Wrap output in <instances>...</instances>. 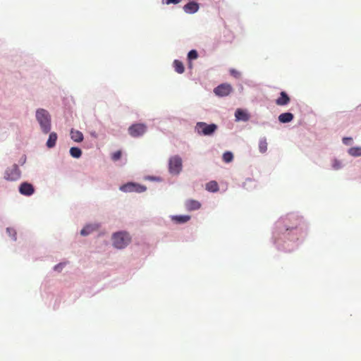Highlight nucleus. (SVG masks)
<instances>
[{
	"label": "nucleus",
	"mask_w": 361,
	"mask_h": 361,
	"mask_svg": "<svg viewBox=\"0 0 361 361\" xmlns=\"http://www.w3.org/2000/svg\"><path fill=\"white\" fill-rule=\"evenodd\" d=\"M233 159V155L231 152H226L223 154V160L226 163L231 162Z\"/></svg>",
	"instance_id": "obj_24"
},
{
	"label": "nucleus",
	"mask_w": 361,
	"mask_h": 361,
	"mask_svg": "<svg viewBox=\"0 0 361 361\" xmlns=\"http://www.w3.org/2000/svg\"><path fill=\"white\" fill-rule=\"evenodd\" d=\"M290 101V97L285 92L280 93V97L276 100V104L279 106H285L288 104Z\"/></svg>",
	"instance_id": "obj_13"
},
{
	"label": "nucleus",
	"mask_w": 361,
	"mask_h": 361,
	"mask_svg": "<svg viewBox=\"0 0 361 361\" xmlns=\"http://www.w3.org/2000/svg\"><path fill=\"white\" fill-rule=\"evenodd\" d=\"M147 131V126L143 123H135L128 128V133L133 137L143 135Z\"/></svg>",
	"instance_id": "obj_5"
},
{
	"label": "nucleus",
	"mask_w": 361,
	"mask_h": 361,
	"mask_svg": "<svg viewBox=\"0 0 361 361\" xmlns=\"http://www.w3.org/2000/svg\"><path fill=\"white\" fill-rule=\"evenodd\" d=\"M121 190L126 192H142L146 190V187L142 185L128 183L125 184L120 188Z\"/></svg>",
	"instance_id": "obj_7"
},
{
	"label": "nucleus",
	"mask_w": 361,
	"mask_h": 361,
	"mask_svg": "<svg viewBox=\"0 0 361 361\" xmlns=\"http://www.w3.org/2000/svg\"><path fill=\"white\" fill-rule=\"evenodd\" d=\"M198 57V54L196 50H191L188 54V58L189 60L196 59Z\"/></svg>",
	"instance_id": "obj_26"
},
{
	"label": "nucleus",
	"mask_w": 361,
	"mask_h": 361,
	"mask_svg": "<svg viewBox=\"0 0 361 361\" xmlns=\"http://www.w3.org/2000/svg\"><path fill=\"white\" fill-rule=\"evenodd\" d=\"M58 136L57 134L54 132H52L49 134V139L47 142V147L48 148H53L56 145V142L57 140Z\"/></svg>",
	"instance_id": "obj_16"
},
{
	"label": "nucleus",
	"mask_w": 361,
	"mask_h": 361,
	"mask_svg": "<svg viewBox=\"0 0 361 361\" xmlns=\"http://www.w3.org/2000/svg\"><path fill=\"white\" fill-rule=\"evenodd\" d=\"M185 206L188 211H194L199 209L201 207V204L197 200L190 199L185 201Z\"/></svg>",
	"instance_id": "obj_10"
},
{
	"label": "nucleus",
	"mask_w": 361,
	"mask_h": 361,
	"mask_svg": "<svg viewBox=\"0 0 361 361\" xmlns=\"http://www.w3.org/2000/svg\"><path fill=\"white\" fill-rule=\"evenodd\" d=\"M332 167L334 170H338L342 167V163L338 159H334L332 161Z\"/></svg>",
	"instance_id": "obj_25"
},
{
	"label": "nucleus",
	"mask_w": 361,
	"mask_h": 361,
	"mask_svg": "<svg viewBox=\"0 0 361 361\" xmlns=\"http://www.w3.org/2000/svg\"><path fill=\"white\" fill-rule=\"evenodd\" d=\"M294 116L293 114L289 112L287 113H283L279 115V121L281 123H288L290 122L293 119Z\"/></svg>",
	"instance_id": "obj_17"
},
{
	"label": "nucleus",
	"mask_w": 361,
	"mask_h": 361,
	"mask_svg": "<svg viewBox=\"0 0 361 361\" xmlns=\"http://www.w3.org/2000/svg\"><path fill=\"white\" fill-rule=\"evenodd\" d=\"M113 245L118 249H123L130 242V237L126 232H118L113 235Z\"/></svg>",
	"instance_id": "obj_2"
},
{
	"label": "nucleus",
	"mask_w": 361,
	"mask_h": 361,
	"mask_svg": "<svg viewBox=\"0 0 361 361\" xmlns=\"http://www.w3.org/2000/svg\"><path fill=\"white\" fill-rule=\"evenodd\" d=\"M351 141H352V138L351 137H343V144H345L346 145H350Z\"/></svg>",
	"instance_id": "obj_30"
},
{
	"label": "nucleus",
	"mask_w": 361,
	"mask_h": 361,
	"mask_svg": "<svg viewBox=\"0 0 361 361\" xmlns=\"http://www.w3.org/2000/svg\"><path fill=\"white\" fill-rule=\"evenodd\" d=\"M70 135L71 138L76 142H81L84 139L83 134L78 130L71 129Z\"/></svg>",
	"instance_id": "obj_14"
},
{
	"label": "nucleus",
	"mask_w": 361,
	"mask_h": 361,
	"mask_svg": "<svg viewBox=\"0 0 361 361\" xmlns=\"http://www.w3.org/2000/svg\"><path fill=\"white\" fill-rule=\"evenodd\" d=\"M169 169L171 173L178 174L182 170V159L179 156H173L169 159Z\"/></svg>",
	"instance_id": "obj_4"
},
{
	"label": "nucleus",
	"mask_w": 361,
	"mask_h": 361,
	"mask_svg": "<svg viewBox=\"0 0 361 361\" xmlns=\"http://www.w3.org/2000/svg\"><path fill=\"white\" fill-rule=\"evenodd\" d=\"M173 67L175 68V71L178 73H183L185 71V68H184V66H183V63L179 61V60H175L173 61Z\"/></svg>",
	"instance_id": "obj_19"
},
{
	"label": "nucleus",
	"mask_w": 361,
	"mask_h": 361,
	"mask_svg": "<svg viewBox=\"0 0 361 361\" xmlns=\"http://www.w3.org/2000/svg\"><path fill=\"white\" fill-rule=\"evenodd\" d=\"M99 228L98 224H88L85 226L80 231L82 235H87Z\"/></svg>",
	"instance_id": "obj_15"
},
{
	"label": "nucleus",
	"mask_w": 361,
	"mask_h": 361,
	"mask_svg": "<svg viewBox=\"0 0 361 361\" xmlns=\"http://www.w3.org/2000/svg\"><path fill=\"white\" fill-rule=\"evenodd\" d=\"M199 9V4L194 1H190L183 6V10L186 13L192 14Z\"/></svg>",
	"instance_id": "obj_11"
},
{
	"label": "nucleus",
	"mask_w": 361,
	"mask_h": 361,
	"mask_svg": "<svg viewBox=\"0 0 361 361\" xmlns=\"http://www.w3.org/2000/svg\"><path fill=\"white\" fill-rule=\"evenodd\" d=\"M7 232H8L10 235H11V234H12V232H14V231H13V230H12V229H11V228H7Z\"/></svg>",
	"instance_id": "obj_32"
},
{
	"label": "nucleus",
	"mask_w": 361,
	"mask_h": 361,
	"mask_svg": "<svg viewBox=\"0 0 361 361\" xmlns=\"http://www.w3.org/2000/svg\"><path fill=\"white\" fill-rule=\"evenodd\" d=\"M268 143L265 137H262L259 141V149L261 153H265L267 150Z\"/></svg>",
	"instance_id": "obj_20"
},
{
	"label": "nucleus",
	"mask_w": 361,
	"mask_h": 361,
	"mask_svg": "<svg viewBox=\"0 0 361 361\" xmlns=\"http://www.w3.org/2000/svg\"><path fill=\"white\" fill-rule=\"evenodd\" d=\"M233 91L232 86L228 83H222L214 88V92L219 97L228 96Z\"/></svg>",
	"instance_id": "obj_8"
},
{
	"label": "nucleus",
	"mask_w": 361,
	"mask_h": 361,
	"mask_svg": "<svg viewBox=\"0 0 361 361\" xmlns=\"http://www.w3.org/2000/svg\"><path fill=\"white\" fill-rule=\"evenodd\" d=\"M70 154L74 158H80L82 155V151L78 147H73L70 149Z\"/></svg>",
	"instance_id": "obj_23"
},
{
	"label": "nucleus",
	"mask_w": 361,
	"mask_h": 361,
	"mask_svg": "<svg viewBox=\"0 0 361 361\" xmlns=\"http://www.w3.org/2000/svg\"><path fill=\"white\" fill-rule=\"evenodd\" d=\"M121 155L122 152L121 150H118L111 154V159L113 161H116L121 159Z\"/></svg>",
	"instance_id": "obj_27"
},
{
	"label": "nucleus",
	"mask_w": 361,
	"mask_h": 361,
	"mask_svg": "<svg viewBox=\"0 0 361 361\" xmlns=\"http://www.w3.org/2000/svg\"><path fill=\"white\" fill-rule=\"evenodd\" d=\"M36 118L42 132L47 134L51 130V116L49 112L44 109H39L36 111Z\"/></svg>",
	"instance_id": "obj_1"
},
{
	"label": "nucleus",
	"mask_w": 361,
	"mask_h": 361,
	"mask_svg": "<svg viewBox=\"0 0 361 361\" xmlns=\"http://www.w3.org/2000/svg\"><path fill=\"white\" fill-rule=\"evenodd\" d=\"M20 177V171L16 164L8 168L4 173V178L7 180L15 181Z\"/></svg>",
	"instance_id": "obj_6"
},
{
	"label": "nucleus",
	"mask_w": 361,
	"mask_h": 361,
	"mask_svg": "<svg viewBox=\"0 0 361 361\" xmlns=\"http://www.w3.org/2000/svg\"><path fill=\"white\" fill-rule=\"evenodd\" d=\"M62 266H63V264H57V265H56V266H55L54 269H55V270H59V269H60V268H61Z\"/></svg>",
	"instance_id": "obj_31"
},
{
	"label": "nucleus",
	"mask_w": 361,
	"mask_h": 361,
	"mask_svg": "<svg viewBox=\"0 0 361 361\" xmlns=\"http://www.w3.org/2000/svg\"><path fill=\"white\" fill-rule=\"evenodd\" d=\"M171 219L177 224H184L190 219V216L189 215L173 216Z\"/></svg>",
	"instance_id": "obj_18"
},
{
	"label": "nucleus",
	"mask_w": 361,
	"mask_h": 361,
	"mask_svg": "<svg viewBox=\"0 0 361 361\" xmlns=\"http://www.w3.org/2000/svg\"><path fill=\"white\" fill-rule=\"evenodd\" d=\"M19 192L21 195L25 196H30L34 193L35 188L32 184L27 182H24L20 185Z\"/></svg>",
	"instance_id": "obj_9"
},
{
	"label": "nucleus",
	"mask_w": 361,
	"mask_h": 361,
	"mask_svg": "<svg viewBox=\"0 0 361 361\" xmlns=\"http://www.w3.org/2000/svg\"><path fill=\"white\" fill-rule=\"evenodd\" d=\"M348 152L352 157H360L361 156V147H350L348 149Z\"/></svg>",
	"instance_id": "obj_21"
},
{
	"label": "nucleus",
	"mask_w": 361,
	"mask_h": 361,
	"mask_svg": "<svg viewBox=\"0 0 361 361\" xmlns=\"http://www.w3.org/2000/svg\"><path fill=\"white\" fill-rule=\"evenodd\" d=\"M229 72L230 74L235 78H239L240 77V73L235 68L230 69Z\"/></svg>",
	"instance_id": "obj_28"
},
{
	"label": "nucleus",
	"mask_w": 361,
	"mask_h": 361,
	"mask_svg": "<svg viewBox=\"0 0 361 361\" xmlns=\"http://www.w3.org/2000/svg\"><path fill=\"white\" fill-rule=\"evenodd\" d=\"M217 128V126L214 123L207 124L204 122H198L195 126V131L199 135L209 136L215 133Z\"/></svg>",
	"instance_id": "obj_3"
},
{
	"label": "nucleus",
	"mask_w": 361,
	"mask_h": 361,
	"mask_svg": "<svg viewBox=\"0 0 361 361\" xmlns=\"http://www.w3.org/2000/svg\"><path fill=\"white\" fill-rule=\"evenodd\" d=\"M236 121H247L250 119V115L248 113L241 109H238L235 113Z\"/></svg>",
	"instance_id": "obj_12"
},
{
	"label": "nucleus",
	"mask_w": 361,
	"mask_h": 361,
	"mask_svg": "<svg viewBox=\"0 0 361 361\" xmlns=\"http://www.w3.org/2000/svg\"><path fill=\"white\" fill-rule=\"evenodd\" d=\"M206 190L210 192H216L219 190L218 183L213 180L206 184Z\"/></svg>",
	"instance_id": "obj_22"
},
{
	"label": "nucleus",
	"mask_w": 361,
	"mask_h": 361,
	"mask_svg": "<svg viewBox=\"0 0 361 361\" xmlns=\"http://www.w3.org/2000/svg\"><path fill=\"white\" fill-rule=\"evenodd\" d=\"M183 0H162V4H166V5H169V4H177L178 3H180V1H182Z\"/></svg>",
	"instance_id": "obj_29"
}]
</instances>
